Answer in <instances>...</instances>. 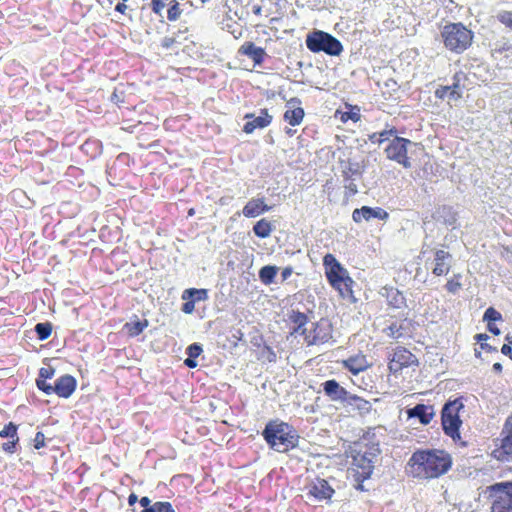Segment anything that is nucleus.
Listing matches in <instances>:
<instances>
[{
	"instance_id": "obj_1",
	"label": "nucleus",
	"mask_w": 512,
	"mask_h": 512,
	"mask_svg": "<svg viewBox=\"0 0 512 512\" xmlns=\"http://www.w3.org/2000/svg\"><path fill=\"white\" fill-rule=\"evenodd\" d=\"M453 465L450 453L443 449H418L407 462V472L418 480H432L446 474Z\"/></svg>"
},
{
	"instance_id": "obj_2",
	"label": "nucleus",
	"mask_w": 512,
	"mask_h": 512,
	"mask_svg": "<svg viewBox=\"0 0 512 512\" xmlns=\"http://www.w3.org/2000/svg\"><path fill=\"white\" fill-rule=\"evenodd\" d=\"M323 266L330 286L339 293L340 297L352 298L354 281L336 257L331 253L326 254L323 257Z\"/></svg>"
},
{
	"instance_id": "obj_3",
	"label": "nucleus",
	"mask_w": 512,
	"mask_h": 512,
	"mask_svg": "<svg viewBox=\"0 0 512 512\" xmlns=\"http://www.w3.org/2000/svg\"><path fill=\"white\" fill-rule=\"evenodd\" d=\"M262 435L267 444L278 452H287L298 444V435L295 430L284 422H268Z\"/></svg>"
},
{
	"instance_id": "obj_4",
	"label": "nucleus",
	"mask_w": 512,
	"mask_h": 512,
	"mask_svg": "<svg viewBox=\"0 0 512 512\" xmlns=\"http://www.w3.org/2000/svg\"><path fill=\"white\" fill-rule=\"evenodd\" d=\"M444 47L452 53L461 54L473 42L474 34L463 23H448L441 30Z\"/></svg>"
},
{
	"instance_id": "obj_5",
	"label": "nucleus",
	"mask_w": 512,
	"mask_h": 512,
	"mask_svg": "<svg viewBox=\"0 0 512 512\" xmlns=\"http://www.w3.org/2000/svg\"><path fill=\"white\" fill-rule=\"evenodd\" d=\"M464 408L461 398L450 400L442 408L441 411V425L444 433L451 437L454 442L461 440L460 427L462 420L460 419L459 412Z\"/></svg>"
},
{
	"instance_id": "obj_6",
	"label": "nucleus",
	"mask_w": 512,
	"mask_h": 512,
	"mask_svg": "<svg viewBox=\"0 0 512 512\" xmlns=\"http://www.w3.org/2000/svg\"><path fill=\"white\" fill-rule=\"evenodd\" d=\"M306 46L311 52H324L331 56H338L343 51V46L337 38L320 30L307 35Z\"/></svg>"
},
{
	"instance_id": "obj_7",
	"label": "nucleus",
	"mask_w": 512,
	"mask_h": 512,
	"mask_svg": "<svg viewBox=\"0 0 512 512\" xmlns=\"http://www.w3.org/2000/svg\"><path fill=\"white\" fill-rule=\"evenodd\" d=\"M494 498L491 512H512V483H496L488 487Z\"/></svg>"
},
{
	"instance_id": "obj_8",
	"label": "nucleus",
	"mask_w": 512,
	"mask_h": 512,
	"mask_svg": "<svg viewBox=\"0 0 512 512\" xmlns=\"http://www.w3.org/2000/svg\"><path fill=\"white\" fill-rule=\"evenodd\" d=\"M333 326L326 318L312 324V327L301 331L304 341L307 345H318L328 342L332 338Z\"/></svg>"
},
{
	"instance_id": "obj_9",
	"label": "nucleus",
	"mask_w": 512,
	"mask_h": 512,
	"mask_svg": "<svg viewBox=\"0 0 512 512\" xmlns=\"http://www.w3.org/2000/svg\"><path fill=\"white\" fill-rule=\"evenodd\" d=\"M411 144L409 139L395 136L385 148L387 159L398 163L405 169H410L412 164L408 157V146Z\"/></svg>"
},
{
	"instance_id": "obj_10",
	"label": "nucleus",
	"mask_w": 512,
	"mask_h": 512,
	"mask_svg": "<svg viewBox=\"0 0 512 512\" xmlns=\"http://www.w3.org/2000/svg\"><path fill=\"white\" fill-rule=\"evenodd\" d=\"M492 456L499 461L512 462V411L505 419L499 444L492 451Z\"/></svg>"
},
{
	"instance_id": "obj_11",
	"label": "nucleus",
	"mask_w": 512,
	"mask_h": 512,
	"mask_svg": "<svg viewBox=\"0 0 512 512\" xmlns=\"http://www.w3.org/2000/svg\"><path fill=\"white\" fill-rule=\"evenodd\" d=\"M374 466L370 458L366 455L357 453L353 456L350 471L353 478L358 483L357 489L363 490L362 483L370 478L373 472Z\"/></svg>"
},
{
	"instance_id": "obj_12",
	"label": "nucleus",
	"mask_w": 512,
	"mask_h": 512,
	"mask_svg": "<svg viewBox=\"0 0 512 512\" xmlns=\"http://www.w3.org/2000/svg\"><path fill=\"white\" fill-rule=\"evenodd\" d=\"M417 361L415 355L405 347L398 346L394 349L389 359L388 368L390 372L397 373L403 368L413 365Z\"/></svg>"
},
{
	"instance_id": "obj_13",
	"label": "nucleus",
	"mask_w": 512,
	"mask_h": 512,
	"mask_svg": "<svg viewBox=\"0 0 512 512\" xmlns=\"http://www.w3.org/2000/svg\"><path fill=\"white\" fill-rule=\"evenodd\" d=\"M244 119L248 121L243 126V132L246 134H252L256 129H264L268 127L273 120V116L269 113L267 108L260 110L259 116H255L253 113H247Z\"/></svg>"
},
{
	"instance_id": "obj_14",
	"label": "nucleus",
	"mask_w": 512,
	"mask_h": 512,
	"mask_svg": "<svg viewBox=\"0 0 512 512\" xmlns=\"http://www.w3.org/2000/svg\"><path fill=\"white\" fill-rule=\"evenodd\" d=\"M465 78V74L461 71L456 72L453 75V83L452 85L444 86L441 85L438 88H436L434 95L437 99L444 100L446 97H449L453 100H459L462 98V92H461V80Z\"/></svg>"
},
{
	"instance_id": "obj_15",
	"label": "nucleus",
	"mask_w": 512,
	"mask_h": 512,
	"mask_svg": "<svg viewBox=\"0 0 512 512\" xmlns=\"http://www.w3.org/2000/svg\"><path fill=\"white\" fill-rule=\"evenodd\" d=\"M376 218L386 221L389 218V213L381 207L362 206L352 212V219L355 223H361L363 220L370 221Z\"/></svg>"
},
{
	"instance_id": "obj_16",
	"label": "nucleus",
	"mask_w": 512,
	"mask_h": 512,
	"mask_svg": "<svg viewBox=\"0 0 512 512\" xmlns=\"http://www.w3.org/2000/svg\"><path fill=\"white\" fill-rule=\"evenodd\" d=\"M287 109L283 114V119L291 126H298L303 122L305 111L301 107V100L293 97L287 101Z\"/></svg>"
},
{
	"instance_id": "obj_17",
	"label": "nucleus",
	"mask_w": 512,
	"mask_h": 512,
	"mask_svg": "<svg viewBox=\"0 0 512 512\" xmlns=\"http://www.w3.org/2000/svg\"><path fill=\"white\" fill-rule=\"evenodd\" d=\"M251 344L255 348L256 357L263 363H273L277 360V355L273 348L267 345L263 335L259 334L252 337Z\"/></svg>"
},
{
	"instance_id": "obj_18",
	"label": "nucleus",
	"mask_w": 512,
	"mask_h": 512,
	"mask_svg": "<svg viewBox=\"0 0 512 512\" xmlns=\"http://www.w3.org/2000/svg\"><path fill=\"white\" fill-rule=\"evenodd\" d=\"M77 387L76 379L71 375H62L55 381V385H51V394L55 393L61 398L70 397Z\"/></svg>"
},
{
	"instance_id": "obj_19",
	"label": "nucleus",
	"mask_w": 512,
	"mask_h": 512,
	"mask_svg": "<svg viewBox=\"0 0 512 512\" xmlns=\"http://www.w3.org/2000/svg\"><path fill=\"white\" fill-rule=\"evenodd\" d=\"M308 495L314 497L318 501L330 500L334 494V489L325 479H316L308 486Z\"/></svg>"
},
{
	"instance_id": "obj_20",
	"label": "nucleus",
	"mask_w": 512,
	"mask_h": 512,
	"mask_svg": "<svg viewBox=\"0 0 512 512\" xmlns=\"http://www.w3.org/2000/svg\"><path fill=\"white\" fill-rule=\"evenodd\" d=\"M452 255L445 250H436L434 253V267L432 273L437 276H445L451 270Z\"/></svg>"
},
{
	"instance_id": "obj_21",
	"label": "nucleus",
	"mask_w": 512,
	"mask_h": 512,
	"mask_svg": "<svg viewBox=\"0 0 512 512\" xmlns=\"http://www.w3.org/2000/svg\"><path fill=\"white\" fill-rule=\"evenodd\" d=\"M238 53L249 57L255 65H261L267 56L265 49L256 46L252 41L244 42L239 47Z\"/></svg>"
},
{
	"instance_id": "obj_22",
	"label": "nucleus",
	"mask_w": 512,
	"mask_h": 512,
	"mask_svg": "<svg viewBox=\"0 0 512 512\" xmlns=\"http://www.w3.org/2000/svg\"><path fill=\"white\" fill-rule=\"evenodd\" d=\"M340 363L343 368L351 372L353 375H357L370 367L367 357L363 353L350 356L347 359L342 360Z\"/></svg>"
},
{
	"instance_id": "obj_23",
	"label": "nucleus",
	"mask_w": 512,
	"mask_h": 512,
	"mask_svg": "<svg viewBox=\"0 0 512 512\" xmlns=\"http://www.w3.org/2000/svg\"><path fill=\"white\" fill-rule=\"evenodd\" d=\"M323 390L325 394L332 400V401H343L346 402L349 392L342 387L336 380H327L323 384Z\"/></svg>"
},
{
	"instance_id": "obj_24",
	"label": "nucleus",
	"mask_w": 512,
	"mask_h": 512,
	"mask_svg": "<svg viewBox=\"0 0 512 512\" xmlns=\"http://www.w3.org/2000/svg\"><path fill=\"white\" fill-rule=\"evenodd\" d=\"M270 209L271 207L265 203L264 198H252L243 207L242 213L247 218H255Z\"/></svg>"
},
{
	"instance_id": "obj_25",
	"label": "nucleus",
	"mask_w": 512,
	"mask_h": 512,
	"mask_svg": "<svg viewBox=\"0 0 512 512\" xmlns=\"http://www.w3.org/2000/svg\"><path fill=\"white\" fill-rule=\"evenodd\" d=\"M308 320L307 314L298 310L290 311L287 321L291 325V334L301 335V331L307 330L305 326L308 323Z\"/></svg>"
},
{
	"instance_id": "obj_26",
	"label": "nucleus",
	"mask_w": 512,
	"mask_h": 512,
	"mask_svg": "<svg viewBox=\"0 0 512 512\" xmlns=\"http://www.w3.org/2000/svg\"><path fill=\"white\" fill-rule=\"evenodd\" d=\"M139 503L143 507L142 512H175L172 504L167 501H157L151 505L150 498L144 496L139 500Z\"/></svg>"
},
{
	"instance_id": "obj_27",
	"label": "nucleus",
	"mask_w": 512,
	"mask_h": 512,
	"mask_svg": "<svg viewBox=\"0 0 512 512\" xmlns=\"http://www.w3.org/2000/svg\"><path fill=\"white\" fill-rule=\"evenodd\" d=\"M388 305L395 309L406 307V298L401 291L395 287H384Z\"/></svg>"
},
{
	"instance_id": "obj_28",
	"label": "nucleus",
	"mask_w": 512,
	"mask_h": 512,
	"mask_svg": "<svg viewBox=\"0 0 512 512\" xmlns=\"http://www.w3.org/2000/svg\"><path fill=\"white\" fill-rule=\"evenodd\" d=\"M408 415L409 417H417L422 424L427 425L431 422L434 413L431 411L430 407L424 404H417L408 411Z\"/></svg>"
},
{
	"instance_id": "obj_29",
	"label": "nucleus",
	"mask_w": 512,
	"mask_h": 512,
	"mask_svg": "<svg viewBox=\"0 0 512 512\" xmlns=\"http://www.w3.org/2000/svg\"><path fill=\"white\" fill-rule=\"evenodd\" d=\"M55 370L51 366L43 367L39 371V376L36 379L37 387L45 392L46 394H51V385L47 384V379H51L54 376Z\"/></svg>"
},
{
	"instance_id": "obj_30",
	"label": "nucleus",
	"mask_w": 512,
	"mask_h": 512,
	"mask_svg": "<svg viewBox=\"0 0 512 512\" xmlns=\"http://www.w3.org/2000/svg\"><path fill=\"white\" fill-rule=\"evenodd\" d=\"M148 320L147 319H144V320H137V321H134V322H127L125 325H124V330L127 332V334L130 336V337H136L138 335H140L145 328L148 327Z\"/></svg>"
},
{
	"instance_id": "obj_31",
	"label": "nucleus",
	"mask_w": 512,
	"mask_h": 512,
	"mask_svg": "<svg viewBox=\"0 0 512 512\" xmlns=\"http://www.w3.org/2000/svg\"><path fill=\"white\" fill-rule=\"evenodd\" d=\"M253 232L259 238H267L272 232V224L267 219L262 218L254 224Z\"/></svg>"
},
{
	"instance_id": "obj_32",
	"label": "nucleus",
	"mask_w": 512,
	"mask_h": 512,
	"mask_svg": "<svg viewBox=\"0 0 512 512\" xmlns=\"http://www.w3.org/2000/svg\"><path fill=\"white\" fill-rule=\"evenodd\" d=\"M194 299V302L196 301H203L208 298V292L206 289H196V288H189L184 290L182 294V299Z\"/></svg>"
},
{
	"instance_id": "obj_33",
	"label": "nucleus",
	"mask_w": 512,
	"mask_h": 512,
	"mask_svg": "<svg viewBox=\"0 0 512 512\" xmlns=\"http://www.w3.org/2000/svg\"><path fill=\"white\" fill-rule=\"evenodd\" d=\"M278 272V268L276 266H264L259 271V278L262 283L269 285L274 281V278Z\"/></svg>"
},
{
	"instance_id": "obj_34",
	"label": "nucleus",
	"mask_w": 512,
	"mask_h": 512,
	"mask_svg": "<svg viewBox=\"0 0 512 512\" xmlns=\"http://www.w3.org/2000/svg\"><path fill=\"white\" fill-rule=\"evenodd\" d=\"M346 402L362 412H369L371 410V403L357 395L349 394Z\"/></svg>"
},
{
	"instance_id": "obj_35",
	"label": "nucleus",
	"mask_w": 512,
	"mask_h": 512,
	"mask_svg": "<svg viewBox=\"0 0 512 512\" xmlns=\"http://www.w3.org/2000/svg\"><path fill=\"white\" fill-rule=\"evenodd\" d=\"M52 330L53 325L51 322L38 323L34 327V331L36 332L38 339L41 341L48 339L52 334Z\"/></svg>"
},
{
	"instance_id": "obj_36",
	"label": "nucleus",
	"mask_w": 512,
	"mask_h": 512,
	"mask_svg": "<svg viewBox=\"0 0 512 512\" xmlns=\"http://www.w3.org/2000/svg\"><path fill=\"white\" fill-rule=\"evenodd\" d=\"M461 279L462 276L459 273L454 274L451 278H449L445 284V289L447 292L450 294L458 293L462 288Z\"/></svg>"
},
{
	"instance_id": "obj_37",
	"label": "nucleus",
	"mask_w": 512,
	"mask_h": 512,
	"mask_svg": "<svg viewBox=\"0 0 512 512\" xmlns=\"http://www.w3.org/2000/svg\"><path fill=\"white\" fill-rule=\"evenodd\" d=\"M182 14V9L178 0H170L167 10V19L169 21H177Z\"/></svg>"
},
{
	"instance_id": "obj_38",
	"label": "nucleus",
	"mask_w": 512,
	"mask_h": 512,
	"mask_svg": "<svg viewBox=\"0 0 512 512\" xmlns=\"http://www.w3.org/2000/svg\"><path fill=\"white\" fill-rule=\"evenodd\" d=\"M384 333L395 340H398L404 336V327L399 323H392L387 328L384 329Z\"/></svg>"
},
{
	"instance_id": "obj_39",
	"label": "nucleus",
	"mask_w": 512,
	"mask_h": 512,
	"mask_svg": "<svg viewBox=\"0 0 512 512\" xmlns=\"http://www.w3.org/2000/svg\"><path fill=\"white\" fill-rule=\"evenodd\" d=\"M397 130L395 128H391L390 130H383L379 133H374L370 136V140L373 143L381 144L384 141L388 140L391 136H396Z\"/></svg>"
},
{
	"instance_id": "obj_40",
	"label": "nucleus",
	"mask_w": 512,
	"mask_h": 512,
	"mask_svg": "<svg viewBox=\"0 0 512 512\" xmlns=\"http://www.w3.org/2000/svg\"><path fill=\"white\" fill-rule=\"evenodd\" d=\"M0 437L1 438H10V439H14V438L18 437L17 426L13 422H9L0 431Z\"/></svg>"
},
{
	"instance_id": "obj_41",
	"label": "nucleus",
	"mask_w": 512,
	"mask_h": 512,
	"mask_svg": "<svg viewBox=\"0 0 512 512\" xmlns=\"http://www.w3.org/2000/svg\"><path fill=\"white\" fill-rule=\"evenodd\" d=\"M502 316H501V313L498 312L496 309H494L493 307H489L485 313H484V316H483V319L485 321H487V324L488 323H494L495 321H498V320H501Z\"/></svg>"
},
{
	"instance_id": "obj_42",
	"label": "nucleus",
	"mask_w": 512,
	"mask_h": 512,
	"mask_svg": "<svg viewBox=\"0 0 512 512\" xmlns=\"http://www.w3.org/2000/svg\"><path fill=\"white\" fill-rule=\"evenodd\" d=\"M168 0H151L150 1V8L152 12L156 15H161L162 11L166 7V2Z\"/></svg>"
},
{
	"instance_id": "obj_43",
	"label": "nucleus",
	"mask_w": 512,
	"mask_h": 512,
	"mask_svg": "<svg viewBox=\"0 0 512 512\" xmlns=\"http://www.w3.org/2000/svg\"><path fill=\"white\" fill-rule=\"evenodd\" d=\"M497 18L500 23L505 25L507 28L512 29V12L503 11L498 14Z\"/></svg>"
},
{
	"instance_id": "obj_44",
	"label": "nucleus",
	"mask_w": 512,
	"mask_h": 512,
	"mask_svg": "<svg viewBox=\"0 0 512 512\" xmlns=\"http://www.w3.org/2000/svg\"><path fill=\"white\" fill-rule=\"evenodd\" d=\"M19 437L11 439L10 441L2 444V450L7 453H14L16 451V446L18 444Z\"/></svg>"
},
{
	"instance_id": "obj_45",
	"label": "nucleus",
	"mask_w": 512,
	"mask_h": 512,
	"mask_svg": "<svg viewBox=\"0 0 512 512\" xmlns=\"http://www.w3.org/2000/svg\"><path fill=\"white\" fill-rule=\"evenodd\" d=\"M202 352V347L197 344V343H193L191 345L188 346L187 348V354H188V357L190 358H197Z\"/></svg>"
},
{
	"instance_id": "obj_46",
	"label": "nucleus",
	"mask_w": 512,
	"mask_h": 512,
	"mask_svg": "<svg viewBox=\"0 0 512 512\" xmlns=\"http://www.w3.org/2000/svg\"><path fill=\"white\" fill-rule=\"evenodd\" d=\"M340 119L343 123H346L348 120L357 122L360 120V114L355 113V112H343V113H341Z\"/></svg>"
},
{
	"instance_id": "obj_47",
	"label": "nucleus",
	"mask_w": 512,
	"mask_h": 512,
	"mask_svg": "<svg viewBox=\"0 0 512 512\" xmlns=\"http://www.w3.org/2000/svg\"><path fill=\"white\" fill-rule=\"evenodd\" d=\"M185 302L183 303L182 305V311L185 313V314H191L194 310H195V302H194V299H187V300H184Z\"/></svg>"
},
{
	"instance_id": "obj_48",
	"label": "nucleus",
	"mask_w": 512,
	"mask_h": 512,
	"mask_svg": "<svg viewBox=\"0 0 512 512\" xmlns=\"http://www.w3.org/2000/svg\"><path fill=\"white\" fill-rule=\"evenodd\" d=\"M45 446V436L41 432H37L34 437V449H40Z\"/></svg>"
},
{
	"instance_id": "obj_49",
	"label": "nucleus",
	"mask_w": 512,
	"mask_h": 512,
	"mask_svg": "<svg viewBox=\"0 0 512 512\" xmlns=\"http://www.w3.org/2000/svg\"><path fill=\"white\" fill-rule=\"evenodd\" d=\"M176 40L175 38L173 37H165L163 40H162V43H161V46L163 48H170L171 46H173L175 44Z\"/></svg>"
},
{
	"instance_id": "obj_50",
	"label": "nucleus",
	"mask_w": 512,
	"mask_h": 512,
	"mask_svg": "<svg viewBox=\"0 0 512 512\" xmlns=\"http://www.w3.org/2000/svg\"><path fill=\"white\" fill-rule=\"evenodd\" d=\"M292 273H293L292 267H285L281 272L282 279L286 280L287 278H289L292 275Z\"/></svg>"
},
{
	"instance_id": "obj_51",
	"label": "nucleus",
	"mask_w": 512,
	"mask_h": 512,
	"mask_svg": "<svg viewBox=\"0 0 512 512\" xmlns=\"http://www.w3.org/2000/svg\"><path fill=\"white\" fill-rule=\"evenodd\" d=\"M487 329L489 330V332H491L494 335L500 334L499 328L493 322L487 324Z\"/></svg>"
},
{
	"instance_id": "obj_52",
	"label": "nucleus",
	"mask_w": 512,
	"mask_h": 512,
	"mask_svg": "<svg viewBox=\"0 0 512 512\" xmlns=\"http://www.w3.org/2000/svg\"><path fill=\"white\" fill-rule=\"evenodd\" d=\"M501 352L504 355H508L512 359V348L509 344H504L501 348Z\"/></svg>"
},
{
	"instance_id": "obj_53",
	"label": "nucleus",
	"mask_w": 512,
	"mask_h": 512,
	"mask_svg": "<svg viewBox=\"0 0 512 512\" xmlns=\"http://www.w3.org/2000/svg\"><path fill=\"white\" fill-rule=\"evenodd\" d=\"M184 364L189 368H195L197 366V361L195 358L188 357L184 360Z\"/></svg>"
},
{
	"instance_id": "obj_54",
	"label": "nucleus",
	"mask_w": 512,
	"mask_h": 512,
	"mask_svg": "<svg viewBox=\"0 0 512 512\" xmlns=\"http://www.w3.org/2000/svg\"><path fill=\"white\" fill-rule=\"evenodd\" d=\"M138 501V497L135 493H131L128 496V504L129 506H133Z\"/></svg>"
},
{
	"instance_id": "obj_55",
	"label": "nucleus",
	"mask_w": 512,
	"mask_h": 512,
	"mask_svg": "<svg viewBox=\"0 0 512 512\" xmlns=\"http://www.w3.org/2000/svg\"><path fill=\"white\" fill-rule=\"evenodd\" d=\"M488 339V335L487 334H484V333H481V334H477L475 336V340L477 342H482V341H486Z\"/></svg>"
},
{
	"instance_id": "obj_56",
	"label": "nucleus",
	"mask_w": 512,
	"mask_h": 512,
	"mask_svg": "<svg viewBox=\"0 0 512 512\" xmlns=\"http://www.w3.org/2000/svg\"><path fill=\"white\" fill-rule=\"evenodd\" d=\"M493 370L497 373H501L502 372V365L501 363L499 362H496L493 364Z\"/></svg>"
},
{
	"instance_id": "obj_57",
	"label": "nucleus",
	"mask_w": 512,
	"mask_h": 512,
	"mask_svg": "<svg viewBox=\"0 0 512 512\" xmlns=\"http://www.w3.org/2000/svg\"><path fill=\"white\" fill-rule=\"evenodd\" d=\"M261 12H262V8H261V6H259V5H258V6H254V8H253V13H254L255 15H261Z\"/></svg>"
},
{
	"instance_id": "obj_58",
	"label": "nucleus",
	"mask_w": 512,
	"mask_h": 512,
	"mask_svg": "<svg viewBox=\"0 0 512 512\" xmlns=\"http://www.w3.org/2000/svg\"><path fill=\"white\" fill-rule=\"evenodd\" d=\"M295 132H296V131H295V130H293V129H291V128H286V129H285V133H286V135H288V136H290V137H292V136L295 134Z\"/></svg>"
},
{
	"instance_id": "obj_59",
	"label": "nucleus",
	"mask_w": 512,
	"mask_h": 512,
	"mask_svg": "<svg viewBox=\"0 0 512 512\" xmlns=\"http://www.w3.org/2000/svg\"><path fill=\"white\" fill-rule=\"evenodd\" d=\"M349 189L353 192V193H356L357 192V189H356V185L355 184H351L349 186Z\"/></svg>"
},
{
	"instance_id": "obj_60",
	"label": "nucleus",
	"mask_w": 512,
	"mask_h": 512,
	"mask_svg": "<svg viewBox=\"0 0 512 512\" xmlns=\"http://www.w3.org/2000/svg\"><path fill=\"white\" fill-rule=\"evenodd\" d=\"M194 214H195V210H194V208L189 209V211H188V215H189V216H193Z\"/></svg>"
},
{
	"instance_id": "obj_61",
	"label": "nucleus",
	"mask_w": 512,
	"mask_h": 512,
	"mask_svg": "<svg viewBox=\"0 0 512 512\" xmlns=\"http://www.w3.org/2000/svg\"><path fill=\"white\" fill-rule=\"evenodd\" d=\"M506 340L508 341L509 345L512 344V335H507Z\"/></svg>"
}]
</instances>
